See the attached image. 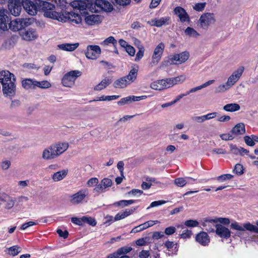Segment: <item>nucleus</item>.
I'll list each match as a JSON object with an SVG mask.
<instances>
[{
	"mask_svg": "<svg viewBox=\"0 0 258 258\" xmlns=\"http://www.w3.org/2000/svg\"><path fill=\"white\" fill-rule=\"evenodd\" d=\"M166 203V201L164 200H160V201H157L153 202L151 203L149 207H148L147 209H149L151 208L157 207L162 205H163Z\"/></svg>",
	"mask_w": 258,
	"mask_h": 258,
	"instance_id": "nucleus-55",
	"label": "nucleus"
},
{
	"mask_svg": "<svg viewBox=\"0 0 258 258\" xmlns=\"http://www.w3.org/2000/svg\"><path fill=\"white\" fill-rule=\"evenodd\" d=\"M99 180L96 177H92L87 182V184L89 187H92L94 184L97 185L98 183Z\"/></svg>",
	"mask_w": 258,
	"mask_h": 258,
	"instance_id": "nucleus-60",
	"label": "nucleus"
},
{
	"mask_svg": "<svg viewBox=\"0 0 258 258\" xmlns=\"http://www.w3.org/2000/svg\"><path fill=\"white\" fill-rule=\"evenodd\" d=\"M42 158L46 160H52L56 158L52 145L43 150Z\"/></svg>",
	"mask_w": 258,
	"mask_h": 258,
	"instance_id": "nucleus-17",
	"label": "nucleus"
},
{
	"mask_svg": "<svg viewBox=\"0 0 258 258\" xmlns=\"http://www.w3.org/2000/svg\"><path fill=\"white\" fill-rule=\"evenodd\" d=\"M82 220L83 223H88L93 226H95L97 223L95 219L90 217L83 216L82 217Z\"/></svg>",
	"mask_w": 258,
	"mask_h": 258,
	"instance_id": "nucleus-45",
	"label": "nucleus"
},
{
	"mask_svg": "<svg viewBox=\"0 0 258 258\" xmlns=\"http://www.w3.org/2000/svg\"><path fill=\"white\" fill-rule=\"evenodd\" d=\"M233 177V175L230 174H226L221 175L217 177L218 180H221V181H225L227 179H231Z\"/></svg>",
	"mask_w": 258,
	"mask_h": 258,
	"instance_id": "nucleus-62",
	"label": "nucleus"
},
{
	"mask_svg": "<svg viewBox=\"0 0 258 258\" xmlns=\"http://www.w3.org/2000/svg\"><path fill=\"white\" fill-rule=\"evenodd\" d=\"M137 73L138 70L135 68H133L130 71L128 74L124 77H126V79L128 81V83L131 84L136 79Z\"/></svg>",
	"mask_w": 258,
	"mask_h": 258,
	"instance_id": "nucleus-34",
	"label": "nucleus"
},
{
	"mask_svg": "<svg viewBox=\"0 0 258 258\" xmlns=\"http://www.w3.org/2000/svg\"><path fill=\"white\" fill-rule=\"evenodd\" d=\"M73 6L75 8L78 9L80 12L83 11V13L86 14L88 13L85 11L87 9H90L92 7L93 9L94 3L92 4L89 3V1L87 0V2L82 1H78L74 2L73 3Z\"/></svg>",
	"mask_w": 258,
	"mask_h": 258,
	"instance_id": "nucleus-12",
	"label": "nucleus"
},
{
	"mask_svg": "<svg viewBox=\"0 0 258 258\" xmlns=\"http://www.w3.org/2000/svg\"><path fill=\"white\" fill-rule=\"evenodd\" d=\"M245 132V125L243 123H239L231 130V133L236 136L243 135Z\"/></svg>",
	"mask_w": 258,
	"mask_h": 258,
	"instance_id": "nucleus-25",
	"label": "nucleus"
},
{
	"mask_svg": "<svg viewBox=\"0 0 258 258\" xmlns=\"http://www.w3.org/2000/svg\"><path fill=\"white\" fill-rule=\"evenodd\" d=\"M135 202V201L133 200H121L117 202L114 203V205L120 206L121 207H124L127 206L129 205H131L134 204Z\"/></svg>",
	"mask_w": 258,
	"mask_h": 258,
	"instance_id": "nucleus-42",
	"label": "nucleus"
},
{
	"mask_svg": "<svg viewBox=\"0 0 258 258\" xmlns=\"http://www.w3.org/2000/svg\"><path fill=\"white\" fill-rule=\"evenodd\" d=\"M19 34L23 40L31 41L36 39L38 34L36 30L32 28H25L19 32Z\"/></svg>",
	"mask_w": 258,
	"mask_h": 258,
	"instance_id": "nucleus-4",
	"label": "nucleus"
},
{
	"mask_svg": "<svg viewBox=\"0 0 258 258\" xmlns=\"http://www.w3.org/2000/svg\"><path fill=\"white\" fill-rule=\"evenodd\" d=\"M246 225H247V223H244L243 225H242L237 222H234L231 223L230 227L232 229L240 231H244L246 230L245 228Z\"/></svg>",
	"mask_w": 258,
	"mask_h": 258,
	"instance_id": "nucleus-39",
	"label": "nucleus"
},
{
	"mask_svg": "<svg viewBox=\"0 0 258 258\" xmlns=\"http://www.w3.org/2000/svg\"><path fill=\"white\" fill-rule=\"evenodd\" d=\"M79 46V43H63L59 44L57 47L61 50L72 51L75 50Z\"/></svg>",
	"mask_w": 258,
	"mask_h": 258,
	"instance_id": "nucleus-26",
	"label": "nucleus"
},
{
	"mask_svg": "<svg viewBox=\"0 0 258 258\" xmlns=\"http://www.w3.org/2000/svg\"><path fill=\"white\" fill-rule=\"evenodd\" d=\"M35 80H33L30 79H27L23 80L22 82V86L26 89H34V82Z\"/></svg>",
	"mask_w": 258,
	"mask_h": 258,
	"instance_id": "nucleus-36",
	"label": "nucleus"
},
{
	"mask_svg": "<svg viewBox=\"0 0 258 258\" xmlns=\"http://www.w3.org/2000/svg\"><path fill=\"white\" fill-rule=\"evenodd\" d=\"M164 81L162 79L157 80L152 82L150 85V87L155 90H162L166 89V85H164Z\"/></svg>",
	"mask_w": 258,
	"mask_h": 258,
	"instance_id": "nucleus-28",
	"label": "nucleus"
},
{
	"mask_svg": "<svg viewBox=\"0 0 258 258\" xmlns=\"http://www.w3.org/2000/svg\"><path fill=\"white\" fill-rule=\"evenodd\" d=\"M21 4L24 9L27 12V10L30 9L32 1L30 0H23L21 2Z\"/></svg>",
	"mask_w": 258,
	"mask_h": 258,
	"instance_id": "nucleus-54",
	"label": "nucleus"
},
{
	"mask_svg": "<svg viewBox=\"0 0 258 258\" xmlns=\"http://www.w3.org/2000/svg\"><path fill=\"white\" fill-rule=\"evenodd\" d=\"M215 22V15L210 13L203 14L199 19L201 27L205 29H207L209 25L214 24Z\"/></svg>",
	"mask_w": 258,
	"mask_h": 258,
	"instance_id": "nucleus-5",
	"label": "nucleus"
},
{
	"mask_svg": "<svg viewBox=\"0 0 258 258\" xmlns=\"http://www.w3.org/2000/svg\"><path fill=\"white\" fill-rule=\"evenodd\" d=\"M135 210L136 208L126 209L124 211L117 213L114 217V221H118L125 218L132 214Z\"/></svg>",
	"mask_w": 258,
	"mask_h": 258,
	"instance_id": "nucleus-22",
	"label": "nucleus"
},
{
	"mask_svg": "<svg viewBox=\"0 0 258 258\" xmlns=\"http://www.w3.org/2000/svg\"><path fill=\"white\" fill-rule=\"evenodd\" d=\"M165 45L162 42L160 43L155 48L152 59L153 63H157L161 59Z\"/></svg>",
	"mask_w": 258,
	"mask_h": 258,
	"instance_id": "nucleus-13",
	"label": "nucleus"
},
{
	"mask_svg": "<svg viewBox=\"0 0 258 258\" xmlns=\"http://www.w3.org/2000/svg\"><path fill=\"white\" fill-rule=\"evenodd\" d=\"M11 164L9 160L3 161L1 163V167L3 170H7L9 168Z\"/></svg>",
	"mask_w": 258,
	"mask_h": 258,
	"instance_id": "nucleus-61",
	"label": "nucleus"
},
{
	"mask_svg": "<svg viewBox=\"0 0 258 258\" xmlns=\"http://www.w3.org/2000/svg\"><path fill=\"white\" fill-rule=\"evenodd\" d=\"M245 228L246 230L258 233V227L249 222L247 223V225H245Z\"/></svg>",
	"mask_w": 258,
	"mask_h": 258,
	"instance_id": "nucleus-51",
	"label": "nucleus"
},
{
	"mask_svg": "<svg viewBox=\"0 0 258 258\" xmlns=\"http://www.w3.org/2000/svg\"><path fill=\"white\" fill-rule=\"evenodd\" d=\"M21 4L24 9L27 12V10L30 9L32 1L30 0H23L21 2Z\"/></svg>",
	"mask_w": 258,
	"mask_h": 258,
	"instance_id": "nucleus-53",
	"label": "nucleus"
},
{
	"mask_svg": "<svg viewBox=\"0 0 258 258\" xmlns=\"http://www.w3.org/2000/svg\"><path fill=\"white\" fill-rule=\"evenodd\" d=\"M185 34L189 36L192 37H197L200 35L199 33L196 31L194 28L188 27L184 31Z\"/></svg>",
	"mask_w": 258,
	"mask_h": 258,
	"instance_id": "nucleus-40",
	"label": "nucleus"
},
{
	"mask_svg": "<svg viewBox=\"0 0 258 258\" xmlns=\"http://www.w3.org/2000/svg\"><path fill=\"white\" fill-rule=\"evenodd\" d=\"M40 5H41V9H44V11H50L53 10L55 7L54 5H52L47 2H40Z\"/></svg>",
	"mask_w": 258,
	"mask_h": 258,
	"instance_id": "nucleus-41",
	"label": "nucleus"
},
{
	"mask_svg": "<svg viewBox=\"0 0 258 258\" xmlns=\"http://www.w3.org/2000/svg\"><path fill=\"white\" fill-rule=\"evenodd\" d=\"M31 22L30 19L17 18L12 20L9 23V28L15 32L21 31L25 27L30 25Z\"/></svg>",
	"mask_w": 258,
	"mask_h": 258,
	"instance_id": "nucleus-2",
	"label": "nucleus"
},
{
	"mask_svg": "<svg viewBox=\"0 0 258 258\" xmlns=\"http://www.w3.org/2000/svg\"><path fill=\"white\" fill-rule=\"evenodd\" d=\"M100 47L98 45H88L87 47L85 55L88 59H96L101 54Z\"/></svg>",
	"mask_w": 258,
	"mask_h": 258,
	"instance_id": "nucleus-8",
	"label": "nucleus"
},
{
	"mask_svg": "<svg viewBox=\"0 0 258 258\" xmlns=\"http://www.w3.org/2000/svg\"><path fill=\"white\" fill-rule=\"evenodd\" d=\"M189 180H195L196 179L190 177H186L185 178L179 177L174 180V183L177 186L183 187L186 185L187 183L189 182Z\"/></svg>",
	"mask_w": 258,
	"mask_h": 258,
	"instance_id": "nucleus-30",
	"label": "nucleus"
},
{
	"mask_svg": "<svg viewBox=\"0 0 258 258\" xmlns=\"http://www.w3.org/2000/svg\"><path fill=\"white\" fill-rule=\"evenodd\" d=\"M196 240L201 245L205 246L210 242V238L208 234L205 232H201L196 237Z\"/></svg>",
	"mask_w": 258,
	"mask_h": 258,
	"instance_id": "nucleus-19",
	"label": "nucleus"
},
{
	"mask_svg": "<svg viewBox=\"0 0 258 258\" xmlns=\"http://www.w3.org/2000/svg\"><path fill=\"white\" fill-rule=\"evenodd\" d=\"M94 9H99V10L106 12H111L113 10L112 4L105 0H96L94 3Z\"/></svg>",
	"mask_w": 258,
	"mask_h": 258,
	"instance_id": "nucleus-10",
	"label": "nucleus"
},
{
	"mask_svg": "<svg viewBox=\"0 0 258 258\" xmlns=\"http://www.w3.org/2000/svg\"><path fill=\"white\" fill-rule=\"evenodd\" d=\"M192 234V232L190 230H185L183 231L182 234H180V237L182 238L185 239L189 238Z\"/></svg>",
	"mask_w": 258,
	"mask_h": 258,
	"instance_id": "nucleus-63",
	"label": "nucleus"
},
{
	"mask_svg": "<svg viewBox=\"0 0 258 258\" xmlns=\"http://www.w3.org/2000/svg\"><path fill=\"white\" fill-rule=\"evenodd\" d=\"M223 108L226 111L234 112L239 110L240 106L237 103H230L224 106Z\"/></svg>",
	"mask_w": 258,
	"mask_h": 258,
	"instance_id": "nucleus-33",
	"label": "nucleus"
},
{
	"mask_svg": "<svg viewBox=\"0 0 258 258\" xmlns=\"http://www.w3.org/2000/svg\"><path fill=\"white\" fill-rule=\"evenodd\" d=\"M101 182L105 189L111 186L112 184V180L108 178H103L101 180Z\"/></svg>",
	"mask_w": 258,
	"mask_h": 258,
	"instance_id": "nucleus-50",
	"label": "nucleus"
},
{
	"mask_svg": "<svg viewBox=\"0 0 258 258\" xmlns=\"http://www.w3.org/2000/svg\"><path fill=\"white\" fill-rule=\"evenodd\" d=\"M131 0H112V3L114 5L125 6L130 4Z\"/></svg>",
	"mask_w": 258,
	"mask_h": 258,
	"instance_id": "nucleus-46",
	"label": "nucleus"
},
{
	"mask_svg": "<svg viewBox=\"0 0 258 258\" xmlns=\"http://www.w3.org/2000/svg\"><path fill=\"white\" fill-rule=\"evenodd\" d=\"M34 86L35 87H38L39 88L42 89H47L51 87V84L47 81H35L34 82Z\"/></svg>",
	"mask_w": 258,
	"mask_h": 258,
	"instance_id": "nucleus-38",
	"label": "nucleus"
},
{
	"mask_svg": "<svg viewBox=\"0 0 258 258\" xmlns=\"http://www.w3.org/2000/svg\"><path fill=\"white\" fill-rule=\"evenodd\" d=\"M41 5L40 3L38 4L37 3H34L32 1L30 9L27 10V13L30 15L34 16L37 14L38 10L41 9Z\"/></svg>",
	"mask_w": 258,
	"mask_h": 258,
	"instance_id": "nucleus-32",
	"label": "nucleus"
},
{
	"mask_svg": "<svg viewBox=\"0 0 258 258\" xmlns=\"http://www.w3.org/2000/svg\"><path fill=\"white\" fill-rule=\"evenodd\" d=\"M44 16L47 18L57 20L59 14L55 11H45Z\"/></svg>",
	"mask_w": 258,
	"mask_h": 258,
	"instance_id": "nucleus-43",
	"label": "nucleus"
},
{
	"mask_svg": "<svg viewBox=\"0 0 258 258\" xmlns=\"http://www.w3.org/2000/svg\"><path fill=\"white\" fill-rule=\"evenodd\" d=\"M215 232L221 238H228L230 237L231 232L230 230L221 224H218L216 226Z\"/></svg>",
	"mask_w": 258,
	"mask_h": 258,
	"instance_id": "nucleus-14",
	"label": "nucleus"
},
{
	"mask_svg": "<svg viewBox=\"0 0 258 258\" xmlns=\"http://www.w3.org/2000/svg\"><path fill=\"white\" fill-rule=\"evenodd\" d=\"M176 231V228L175 227L173 226H170L167 228H166L165 229V233L166 235H170L173 233H174Z\"/></svg>",
	"mask_w": 258,
	"mask_h": 258,
	"instance_id": "nucleus-64",
	"label": "nucleus"
},
{
	"mask_svg": "<svg viewBox=\"0 0 258 258\" xmlns=\"http://www.w3.org/2000/svg\"><path fill=\"white\" fill-rule=\"evenodd\" d=\"M244 68L243 67H240L229 77L226 83L231 88L240 78Z\"/></svg>",
	"mask_w": 258,
	"mask_h": 258,
	"instance_id": "nucleus-9",
	"label": "nucleus"
},
{
	"mask_svg": "<svg viewBox=\"0 0 258 258\" xmlns=\"http://www.w3.org/2000/svg\"><path fill=\"white\" fill-rule=\"evenodd\" d=\"M102 19V16L95 14L87 16L85 19L86 23L89 25H93L100 23Z\"/></svg>",
	"mask_w": 258,
	"mask_h": 258,
	"instance_id": "nucleus-18",
	"label": "nucleus"
},
{
	"mask_svg": "<svg viewBox=\"0 0 258 258\" xmlns=\"http://www.w3.org/2000/svg\"><path fill=\"white\" fill-rule=\"evenodd\" d=\"M132 249L131 247L124 246L118 248L116 251L109 254L107 258H118L119 255L123 253H128Z\"/></svg>",
	"mask_w": 258,
	"mask_h": 258,
	"instance_id": "nucleus-23",
	"label": "nucleus"
},
{
	"mask_svg": "<svg viewBox=\"0 0 258 258\" xmlns=\"http://www.w3.org/2000/svg\"><path fill=\"white\" fill-rule=\"evenodd\" d=\"M244 140L246 144L249 146H253L255 145L251 136V137L248 136H245L244 137Z\"/></svg>",
	"mask_w": 258,
	"mask_h": 258,
	"instance_id": "nucleus-57",
	"label": "nucleus"
},
{
	"mask_svg": "<svg viewBox=\"0 0 258 258\" xmlns=\"http://www.w3.org/2000/svg\"><path fill=\"white\" fill-rule=\"evenodd\" d=\"M174 12L175 14L179 17L181 22H189L190 21L188 15L183 8L180 7H177L174 9Z\"/></svg>",
	"mask_w": 258,
	"mask_h": 258,
	"instance_id": "nucleus-16",
	"label": "nucleus"
},
{
	"mask_svg": "<svg viewBox=\"0 0 258 258\" xmlns=\"http://www.w3.org/2000/svg\"><path fill=\"white\" fill-rule=\"evenodd\" d=\"M112 82V79L110 77H106L103 79L101 82L95 86L94 90L95 91H101L109 86Z\"/></svg>",
	"mask_w": 258,
	"mask_h": 258,
	"instance_id": "nucleus-24",
	"label": "nucleus"
},
{
	"mask_svg": "<svg viewBox=\"0 0 258 258\" xmlns=\"http://www.w3.org/2000/svg\"><path fill=\"white\" fill-rule=\"evenodd\" d=\"M230 151L232 153L236 155L239 153L240 155H241V150L240 149V148H238L235 145H230Z\"/></svg>",
	"mask_w": 258,
	"mask_h": 258,
	"instance_id": "nucleus-59",
	"label": "nucleus"
},
{
	"mask_svg": "<svg viewBox=\"0 0 258 258\" xmlns=\"http://www.w3.org/2000/svg\"><path fill=\"white\" fill-rule=\"evenodd\" d=\"M144 52V48L143 47L139 48V50L136 54L135 61H137L140 60L143 56Z\"/></svg>",
	"mask_w": 258,
	"mask_h": 258,
	"instance_id": "nucleus-58",
	"label": "nucleus"
},
{
	"mask_svg": "<svg viewBox=\"0 0 258 258\" xmlns=\"http://www.w3.org/2000/svg\"><path fill=\"white\" fill-rule=\"evenodd\" d=\"M88 195L86 190H81L70 197V201L73 205H77L82 203L83 200Z\"/></svg>",
	"mask_w": 258,
	"mask_h": 258,
	"instance_id": "nucleus-11",
	"label": "nucleus"
},
{
	"mask_svg": "<svg viewBox=\"0 0 258 258\" xmlns=\"http://www.w3.org/2000/svg\"><path fill=\"white\" fill-rule=\"evenodd\" d=\"M230 88L228 85V84L226 83L224 84L220 85L217 88H216L215 90V93H220L224 92L226 91L229 90Z\"/></svg>",
	"mask_w": 258,
	"mask_h": 258,
	"instance_id": "nucleus-44",
	"label": "nucleus"
},
{
	"mask_svg": "<svg viewBox=\"0 0 258 258\" xmlns=\"http://www.w3.org/2000/svg\"><path fill=\"white\" fill-rule=\"evenodd\" d=\"M189 56V52L184 51L179 54L170 56L168 62L170 64H181L188 59Z\"/></svg>",
	"mask_w": 258,
	"mask_h": 258,
	"instance_id": "nucleus-6",
	"label": "nucleus"
},
{
	"mask_svg": "<svg viewBox=\"0 0 258 258\" xmlns=\"http://www.w3.org/2000/svg\"><path fill=\"white\" fill-rule=\"evenodd\" d=\"M22 4L20 0H9L8 8L11 14L14 16L20 14L22 10Z\"/></svg>",
	"mask_w": 258,
	"mask_h": 258,
	"instance_id": "nucleus-7",
	"label": "nucleus"
},
{
	"mask_svg": "<svg viewBox=\"0 0 258 258\" xmlns=\"http://www.w3.org/2000/svg\"><path fill=\"white\" fill-rule=\"evenodd\" d=\"M169 18H161L159 19L156 20H152L150 22L148 23L151 25L153 26H156L157 27H160L162 25H165L166 22L169 21Z\"/></svg>",
	"mask_w": 258,
	"mask_h": 258,
	"instance_id": "nucleus-29",
	"label": "nucleus"
},
{
	"mask_svg": "<svg viewBox=\"0 0 258 258\" xmlns=\"http://www.w3.org/2000/svg\"><path fill=\"white\" fill-rule=\"evenodd\" d=\"M7 77L1 79L0 82L3 87V92L5 96H14L16 93V79L14 75L9 71Z\"/></svg>",
	"mask_w": 258,
	"mask_h": 258,
	"instance_id": "nucleus-1",
	"label": "nucleus"
},
{
	"mask_svg": "<svg viewBox=\"0 0 258 258\" xmlns=\"http://www.w3.org/2000/svg\"><path fill=\"white\" fill-rule=\"evenodd\" d=\"M7 250L8 251V253L10 255L14 256L17 255L21 251L22 248L18 245H14L9 248H7Z\"/></svg>",
	"mask_w": 258,
	"mask_h": 258,
	"instance_id": "nucleus-35",
	"label": "nucleus"
},
{
	"mask_svg": "<svg viewBox=\"0 0 258 258\" xmlns=\"http://www.w3.org/2000/svg\"><path fill=\"white\" fill-rule=\"evenodd\" d=\"M199 223L197 220H188L185 221L184 225L188 227H195L199 225Z\"/></svg>",
	"mask_w": 258,
	"mask_h": 258,
	"instance_id": "nucleus-47",
	"label": "nucleus"
},
{
	"mask_svg": "<svg viewBox=\"0 0 258 258\" xmlns=\"http://www.w3.org/2000/svg\"><path fill=\"white\" fill-rule=\"evenodd\" d=\"M105 188L102 185L101 182L97 183L95 188L93 189V192L96 193H102L105 192Z\"/></svg>",
	"mask_w": 258,
	"mask_h": 258,
	"instance_id": "nucleus-48",
	"label": "nucleus"
},
{
	"mask_svg": "<svg viewBox=\"0 0 258 258\" xmlns=\"http://www.w3.org/2000/svg\"><path fill=\"white\" fill-rule=\"evenodd\" d=\"M217 222L215 219H206L203 223V226L208 232H214L216 229Z\"/></svg>",
	"mask_w": 258,
	"mask_h": 258,
	"instance_id": "nucleus-20",
	"label": "nucleus"
},
{
	"mask_svg": "<svg viewBox=\"0 0 258 258\" xmlns=\"http://www.w3.org/2000/svg\"><path fill=\"white\" fill-rule=\"evenodd\" d=\"M129 84L128 81L126 79V77H123L115 81L113 86L115 88H124Z\"/></svg>",
	"mask_w": 258,
	"mask_h": 258,
	"instance_id": "nucleus-27",
	"label": "nucleus"
},
{
	"mask_svg": "<svg viewBox=\"0 0 258 258\" xmlns=\"http://www.w3.org/2000/svg\"><path fill=\"white\" fill-rule=\"evenodd\" d=\"M68 170H63L54 173L52 176V179L54 181H58L63 179L68 173Z\"/></svg>",
	"mask_w": 258,
	"mask_h": 258,
	"instance_id": "nucleus-31",
	"label": "nucleus"
},
{
	"mask_svg": "<svg viewBox=\"0 0 258 258\" xmlns=\"http://www.w3.org/2000/svg\"><path fill=\"white\" fill-rule=\"evenodd\" d=\"M174 85L182 83L185 80V77L183 75H181L176 77L172 78Z\"/></svg>",
	"mask_w": 258,
	"mask_h": 258,
	"instance_id": "nucleus-52",
	"label": "nucleus"
},
{
	"mask_svg": "<svg viewBox=\"0 0 258 258\" xmlns=\"http://www.w3.org/2000/svg\"><path fill=\"white\" fill-rule=\"evenodd\" d=\"M9 18L5 14V11L0 10V28L5 31L8 29Z\"/></svg>",
	"mask_w": 258,
	"mask_h": 258,
	"instance_id": "nucleus-21",
	"label": "nucleus"
},
{
	"mask_svg": "<svg viewBox=\"0 0 258 258\" xmlns=\"http://www.w3.org/2000/svg\"><path fill=\"white\" fill-rule=\"evenodd\" d=\"M52 145L56 157L62 154L69 148V144L67 143L58 142Z\"/></svg>",
	"mask_w": 258,
	"mask_h": 258,
	"instance_id": "nucleus-15",
	"label": "nucleus"
},
{
	"mask_svg": "<svg viewBox=\"0 0 258 258\" xmlns=\"http://www.w3.org/2000/svg\"><path fill=\"white\" fill-rule=\"evenodd\" d=\"M131 102V99L130 96L121 99L120 100L117 102V104L119 105H123L125 104H128Z\"/></svg>",
	"mask_w": 258,
	"mask_h": 258,
	"instance_id": "nucleus-56",
	"label": "nucleus"
},
{
	"mask_svg": "<svg viewBox=\"0 0 258 258\" xmlns=\"http://www.w3.org/2000/svg\"><path fill=\"white\" fill-rule=\"evenodd\" d=\"M243 166L240 164H236L235 166L233 172L238 175H241L243 173Z\"/></svg>",
	"mask_w": 258,
	"mask_h": 258,
	"instance_id": "nucleus-49",
	"label": "nucleus"
},
{
	"mask_svg": "<svg viewBox=\"0 0 258 258\" xmlns=\"http://www.w3.org/2000/svg\"><path fill=\"white\" fill-rule=\"evenodd\" d=\"M82 74L81 72L78 70L71 71L66 74L61 80L62 84L66 87H71L75 84L76 79Z\"/></svg>",
	"mask_w": 258,
	"mask_h": 258,
	"instance_id": "nucleus-3",
	"label": "nucleus"
},
{
	"mask_svg": "<svg viewBox=\"0 0 258 258\" xmlns=\"http://www.w3.org/2000/svg\"><path fill=\"white\" fill-rule=\"evenodd\" d=\"M109 43L112 44L114 47L117 46V40L113 36H109V37L105 39L104 41L100 43V44L102 46H106Z\"/></svg>",
	"mask_w": 258,
	"mask_h": 258,
	"instance_id": "nucleus-37",
	"label": "nucleus"
}]
</instances>
